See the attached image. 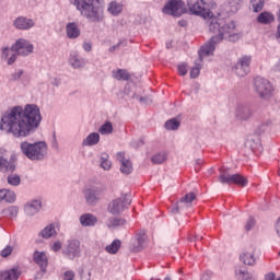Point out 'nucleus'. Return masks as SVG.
<instances>
[{
  "label": "nucleus",
  "instance_id": "25",
  "mask_svg": "<svg viewBox=\"0 0 280 280\" xmlns=\"http://www.w3.org/2000/svg\"><path fill=\"white\" fill-rule=\"evenodd\" d=\"M257 21L262 25H269V23L275 21V15H272L270 12H262L258 15Z\"/></svg>",
  "mask_w": 280,
  "mask_h": 280
},
{
  "label": "nucleus",
  "instance_id": "47",
  "mask_svg": "<svg viewBox=\"0 0 280 280\" xmlns=\"http://www.w3.org/2000/svg\"><path fill=\"white\" fill-rule=\"evenodd\" d=\"M83 49H84V51H91V49H92L91 44H89V43L83 44Z\"/></svg>",
  "mask_w": 280,
  "mask_h": 280
},
{
  "label": "nucleus",
  "instance_id": "48",
  "mask_svg": "<svg viewBox=\"0 0 280 280\" xmlns=\"http://www.w3.org/2000/svg\"><path fill=\"white\" fill-rule=\"evenodd\" d=\"M265 280H275V273L270 272L265 276Z\"/></svg>",
  "mask_w": 280,
  "mask_h": 280
},
{
  "label": "nucleus",
  "instance_id": "22",
  "mask_svg": "<svg viewBox=\"0 0 280 280\" xmlns=\"http://www.w3.org/2000/svg\"><path fill=\"white\" fill-rule=\"evenodd\" d=\"M39 209H40V201L34 200L30 203H26L24 211L26 215H34L35 213H38Z\"/></svg>",
  "mask_w": 280,
  "mask_h": 280
},
{
  "label": "nucleus",
  "instance_id": "49",
  "mask_svg": "<svg viewBox=\"0 0 280 280\" xmlns=\"http://www.w3.org/2000/svg\"><path fill=\"white\" fill-rule=\"evenodd\" d=\"M242 276V279L245 280V279H248V277H250V275H248V272H244V271H240V273Z\"/></svg>",
  "mask_w": 280,
  "mask_h": 280
},
{
  "label": "nucleus",
  "instance_id": "37",
  "mask_svg": "<svg viewBox=\"0 0 280 280\" xmlns=\"http://www.w3.org/2000/svg\"><path fill=\"white\" fill-rule=\"evenodd\" d=\"M252 8L254 12H261L264 10V0H252Z\"/></svg>",
  "mask_w": 280,
  "mask_h": 280
},
{
  "label": "nucleus",
  "instance_id": "43",
  "mask_svg": "<svg viewBox=\"0 0 280 280\" xmlns=\"http://www.w3.org/2000/svg\"><path fill=\"white\" fill-rule=\"evenodd\" d=\"M110 161L107 158H102L101 167L104 170H110Z\"/></svg>",
  "mask_w": 280,
  "mask_h": 280
},
{
  "label": "nucleus",
  "instance_id": "11",
  "mask_svg": "<svg viewBox=\"0 0 280 280\" xmlns=\"http://www.w3.org/2000/svg\"><path fill=\"white\" fill-rule=\"evenodd\" d=\"M33 260L37 266H39L40 272L45 275V272H47V266H49V259L47 258V254H45V252L36 250L33 254Z\"/></svg>",
  "mask_w": 280,
  "mask_h": 280
},
{
  "label": "nucleus",
  "instance_id": "18",
  "mask_svg": "<svg viewBox=\"0 0 280 280\" xmlns=\"http://www.w3.org/2000/svg\"><path fill=\"white\" fill-rule=\"evenodd\" d=\"M66 34L68 38L74 39L80 37V27L75 22H70L66 26Z\"/></svg>",
  "mask_w": 280,
  "mask_h": 280
},
{
  "label": "nucleus",
  "instance_id": "15",
  "mask_svg": "<svg viewBox=\"0 0 280 280\" xmlns=\"http://www.w3.org/2000/svg\"><path fill=\"white\" fill-rule=\"evenodd\" d=\"M13 25L16 30H31V27H34V20L20 16L14 21Z\"/></svg>",
  "mask_w": 280,
  "mask_h": 280
},
{
  "label": "nucleus",
  "instance_id": "23",
  "mask_svg": "<svg viewBox=\"0 0 280 280\" xmlns=\"http://www.w3.org/2000/svg\"><path fill=\"white\" fill-rule=\"evenodd\" d=\"M122 10H124V5L117 1L110 2L107 9L109 14H112L113 16H119Z\"/></svg>",
  "mask_w": 280,
  "mask_h": 280
},
{
  "label": "nucleus",
  "instance_id": "24",
  "mask_svg": "<svg viewBox=\"0 0 280 280\" xmlns=\"http://www.w3.org/2000/svg\"><path fill=\"white\" fill-rule=\"evenodd\" d=\"M119 248H121V241L114 240L112 244L105 247V250L106 253H109V255H117V253H119Z\"/></svg>",
  "mask_w": 280,
  "mask_h": 280
},
{
  "label": "nucleus",
  "instance_id": "27",
  "mask_svg": "<svg viewBox=\"0 0 280 280\" xmlns=\"http://www.w3.org/2000/svg\"><path fill=\"white\" fill-rule=\"evenodd\" d=\"M84 196L88 205H95V202H97V191L93 189H86L84 191Z\"/></svg>",
  "mask_w": 280,
  "mask_h": 280
},
{
  "label": "nucleus",
  "instance_id": "28",
  "mask_svg": "<svg viewBox=\"0 0 280 280\" xmlns=\"http://www.w3.org/2000/svg\"><path fill=\"white\" fill-rule=\"evenodd\" d=\"M70 65L73 69H80V67H84V59H80V57L73 52L70 56Z\"/></svg>",
  "mask_w": 280,
  "mask_h": 280
},
{
  "label": "nucleus",
  "instance_id": "34",
  "mask_svg": "<svg viewBox=\"0 0 280 280\" xmlns=\"http://www.w3.org/2000/svg\"><path fill=\"white\" fill-rule=\"evenodd\" d=\"M180 127V121H178L176 118H173L165 122L166 130H178Z\"/></svg>",
  "mask_w": 280,
  "mask_h": 280
},
{
  "label": "nucleus",
  "instance_id": "29",
  "mask_svg": "<svg viewBox=\"0 0 280 280\" xmlns=\"http://www.w3.org/2000/svg\"><path fill=\"white\" fill-rule=\"evenodd\" d=\"M106 224L108 229H117L118 226H124V224H126V220L119 218H109Z\"/></svg>",
  "mask_w": 280,
  "mask_h": 280
},
{
  "label": "nucleus",
  "instance_id": "13",
  "mask_svg": "<svg viewBox=\"0 0 280 280\" xmlns=\"http://www.w3.org/2000/svg\"><path fill=\"white\" fill-rule=\"evenodd\" d=\"M126 209V203L124 202V198H118L109 202L107 211L112 213V215H119L121 211Z\"/></svg>",
  "mask_w": 280,
  "mask_h": 280
},
{
  "label": "nucleus",
  "instance_id": "7",
  "mask_svg": "<svg viewBox=\"0 0 280 280\" xmlns=\"http://www.w3.org/2000/svg\"><path fill=\"white\" fill-rule=\"evenodd\" d=\"M219 182L223 185H237L238 187H246L248 185V178L244 177L242 174H226L223 173L219 176Z\"/></svg>",
  "mask_w": 280,
  "mask_h": 280
},
{
  "label": "nucleus",
  "instance_id": "38",
  "mask_svg": "<svg viewBox=\"0 0 280 280\" xmlns=\"http://www.w3.org/2000/svg\"><path fill=\"white\" fill-rule=\"evenodd\" d=\"M7 180L9 185H13L14 187L21 185V177L19 175H10Z\"/></svg>",
  "mask_w": 280,
  "mask_h": 280
},
{
  "label": "nucleus",
  "instance_id": "41",
  "mask_svg": "<svg viewBox=\"0 0 280 280\" xmlns=\"http://www.w3.org/2000/svg\"><path fill=\"white\" fill-rule=\"evenodd\" d=\"M12 246H7L1 250V257H10V255H12Z\"/></svg>",
  "mask_w": 280,
  "mask_h": 280
},
{
  "label": "nucleus",
  "instance_id": "45",
  "mask_svg": "<svg viewBox=\"0 0 280 280\" xmlns=\"http://www.w3.org/2000/svg\"><path fill=\"white\" fill-rule=\"evenodd\" d=\"M253 226H255V219L249 218L246 222L245 230L250 231V229H253Z\"/></svg>",
  "mask_w": 280,
  "mask_h": 280
},
{
  "label": "nucleus",
  "instance_id": "10",
  "mask_svg": "<svg viewBox=\"0 0 280 280\" xmlns=\"http://www.w3.org/2000/svg\"><path fill=\"white\" fill-rule=\"evenodd\" d=\"M250 62H253V57L245 55L238 59L233 71L238 75V78H244V75H247L250 71Z\"/></svg>",
  "mask_w": 280,
  "mask_h": 280
},
{
  "label": "nucleus",
  "instance_id": "44",
  "mask_svg": "<svg viewBox=\"0 0 280 280\" xmlns=\"http://www.w3.org/2000/svg\"><path fill=\"white\" fill-rule=\"evenodd\" d=\"M50 248L54 253H58V250L62 249V243H60V241H57L51 245Z\"/></svg>",
  "mask_w": 280,
  "mask_h": 280
},
{
  "label": "nucleus",
  "instance_id": "16",
  "mask_svg": "<svg viewBox=\"0 0 280 280\" xmlns=\"http://www.w3.org/2000/svg\"><path fill=\"white\" fill-rule=\"evenodd\" d=\"M16 170L14 161H8L5 158L0 156V172L3 174H12Z\"/></svg>",
  "mask_w": 280,
  "mask_h": 280
},
{
  "label": "nucleus",
  "instance_id": "8",
  "mask_svg": "<svg viewBox=\"0 0 280 280\" xmlns=\"http://www.w3.org/2000/svg\"><path fill=\"white\" fill-rule=\"evenodd\" d=\"M162 12L171 16H183L185 14V2L180 0H171L165 4Z\"/></svg>",
  "mask_w": 280,
  "mask_h": 280
},
{
  "label": "nucleus",
  "instance_id": "2",
  "mask_svg": "<svg viewBox=\"0 0 280 280\" xmlns=\"http://www.w3.org/2000/svg\"><path fill=\"white\" fill-rule=\"evenodd\" d=\"M233 32H235V22H229L226 25L223 24L221 26H215V32H212V34L218 35L212 36L210 42L203 45L199 50L200 62H202V58H205V56H211L213 51H215V45H218V43H222L226 34L231 36Z\"/></svg>",
  "mask_w": 280,
  "mask_h": 280
},
{
  "label": "nucleus",
  "instance_id": "52",
  "mask_svg": "<svg viewBox=\"0 0 280 280\" xmlns=\"http://www.w3.org/2000/svg\"><path fill=\"white\" fill-rule=\"evenodd\" d=\"M164 280H172V278L170 276H167Z\"/></svg>",
  "mask_w": 280,
  "mask_h": 280
},
{
  "label": "nucleus",
  "instance_id": "55",
  "mask_svg": "<svg viewBox=\"0 0 280 280\" xmlns=\"http://www.w3.org/2000/svg\"><path fill=\"white\" fill-rule=\"evenodd\" d=\"M138 244H141V241H140V240H138Z\"/></svg>",
  "mask_w": 280,
  "mask_h": 280
},
{
  "label": "nucleus",
  "instance_id": "5",
  "mask_svg": "<svg viewBox=\"0 0 280 280\" xmlns=\"http://www.w3.org/2000/svg\"><path fill=\"white\" fill-rule=\"evenodd\" d=\"M22 154H25L31 161H40L47 155V144L45 142L30 143L23 141L20 144Z\"/></svg>",
  "mask_w": 280,
  "mask_h": 280
},
{
  "label": "nucleus",
  "instance_id": "40",
  "mask_svg": "<svg viewBox=\"0 0 280 280\" xmlns=\"http://www.w3.org/2000/svg\"><path fill=\"white\" fill-rule=\"evenodd\" d=\"M179 75H187V63H180L177 66Z\"/></svg>",
  "mask_w": 280,
  "mask_h": 280
},
{
  "label": "nucleus",
  "instance_id": "9",
  "mask_svg": "<svg viewBox=\"0 0 280 280\" xmlns=\"http://www.w3.org/2000/svg\"><path fill=\"white\" fill-rule=\"evenodd\" d=\"M254 86L258 95H260L261 97H270L272 93H275V88L272 86V83L262 78H256Z\"/></svg>",
  "mask_w": 280,
  "mask_h": 280
},
{
  "label": "nucleus",
  "instance_id": "33",
  "mask_svg": "<svg viewBox=\"0 0 280 280\" xmlns=\"http://www.w3.org/2000/svg\"><path fill=\"white\" fill-rule=\"evenodd\" d=\"M98 132L101 135H112V132H113V122L106 121L104 125H102L100 127Z\"/></svg>",
  "mask_w": 280,
  "mask_h": 280
},
{
  "label": "nucleus",
  "instance_id": "51",
  "mask_svg": "<svg viewBox=\"0 0 280 280\" xmlns=\"http://www.w3.org/2000/svg\"><path fill=\"white\" fill-rule=\"evenodd\" d=\"M278 20H279V23H280V9L278 11Z\"/></svg>",
  "mask_w": 280,
  "mask_h": 280
},
{
  "label": "nucleus",
  "instance_id": "14",
  "mask_svg": "<svg viewBox=\"0 0 280 280\" xmlns=\"http://www.w3.org/2000/svg\"><path fill=\"white\" fill-rule=\"evenodd\" d=\"M241 261H243L245 266H253V264H255V246L245 248V252L241 255Z\"/></svg>",
  "mask_w": 280,
  "mask_h": 280
},
{
  "label": "nucleus",
  "instance_id": "32",
  "mask_svg": "<svg viewBox=\"0 0 280 280\" xmlns=\"http://www.w3.org/2000/svg\"><path fill=\"white\" fill-rule=\"evenodd\" d=\"M253 115V112L248 107H243L237 109V117L240 119H248Z\"/></svg>",
  "mask_w": 280,
  "mask_h": 280
},
{
  "label": "nucleus",
  "instance_id": "3",
  "mask_svg": "<svg viewBox=\"0 0 280 280\" xmlns=\"http://www.w3.org/2000/svg\"><path fill=\"white\" fill-rule=\"evenodd\" d=\"M74 5L82 16L90 21H102L104 16V5L101 0H74Z\"/></svg>",
  "mask_w": 280,
  "mask_h": 280
},
{
  "label": "nucleus",
  "instance_id": "26",
  "mask_svg": "<svg viewBox=\"0 0 280 280\" xmlns=\"http://www.w3.org/2000/svg\"><path fill=\"white\" fill-rule=\"evenodd\" d=\"M100 143V133H90L85 140H83V145H97Z\"/></svg>",
  "mask_w": 280,
  "mask_h": 280
},
{
  "label": "nucleus",
  "instance_id": "42",
  "mask_svg": "<svg viewBox=\"0 0 280 280\" xmlns=\"http://www.w3.org/2000/svg\"><path fill=\"white\" fill-rule=\"evenodd\" d=\"M75 279V272L68 270L63 273V280H73Z\"/></svg>",
  "mask_w": 280,
  "mask_h": 280
},
{
  "label": "nucleus",
  "instance_id": "17",
  "mask_svg": "<svg viewBox=\"0 0 280 280\" xmlns=\"http://www.w3.org/2000/svg\"><path fill=\"white\" fill-rule=\"evenodd\" d=\"M117 161H119V163H121L120 172L122 174H130L132 172V162H130L129 160H126L124 153L117 154Z\"/></svg>",
  "mask_w": 280,
  "mask_h": 280
},
{
  "label": "nucleus",
  "instance_id": "12",
  "mask_svg": "<svg viewBox=\"0 0 280 280\" xmlns=\"http://www.w3.org/2000/svg\"><path fill=\"white\" fill-rule=\"evenodd\" d=\"M80 241L71 240L69 241L66 249L65 255L68 256V259H75V257H80Z\"/></svg>",
  "mask_w": 280,
  "mask_h": 280
},
{
  "label": "nucleus",
  "instance_id": "54",
  "mask_svg": "<svg viewBox=\"0 0 280 280\" xmlns=\"http://www.w3.org/2000/svg\"><path fill=\"white\" fill-rule=\"evenodd\" d=\"M278 176H280V167L278 168Z\"/></svg>",
  "mask_w": 280,
  "mask_h": 280
},
{
  "label": "nucleus",
  "instance_id": "36",
  "mask_svg": "<svg viewBox=\"0 0 280 280\" xmlns=\"http://www.w3.org/2000/svg\"><path fill=\"white\" fill-rule=\"evenodd\" d=\"M196 200V194L188 192L185 195V197L179 201V205H186L189 206L191 202Z\"/></svg>",
  "mask_w": 280,
  "mask_h": 280
},
{
  "label": "nucleus",
  "instance_id": "19",
  "mask_svg": "<svg viewBox=\"0 0 280 280\" xmlns=\"http://www.w3.org/2000/svg\"><path fill=\"white\" fill-rule=\"evenodd\" d=\"M16 200V195L12 190L0 189V202L12 203Z\"/></svg>",
  "mask_w": 280,
  "mask_h": 280
},
{
  "label": "nucleus",
  "instance_id": "1",
  "mask_svg": "<svg viewBox=\"0 0 280 280\" xmlns=\"http://www.w3.org/2000/svg\"><path fill=\"white\" fill-rule=\"evenodd\" d=\"M40 108L36 105L14 107L1 118L0 129L13 133V137H27L40 124Z\"/></svg>",
  "mask_w": 280,
  "mask_h": 280
},
{
  "label": "nucleus",
  "instance_id": "31",
  "mask_svg": "<svg viewBox=\"0 0 280 280\" xmlns=\"http://www.w3.org/2000/svg\"><path fill=\"white\" fill-rule=\"evenodd\" d=\"M56 235V228L54 225H48L42 231V236L46 240H49V237H54Z\"/></svg>",
  "mask_w": 280,
  "mask_h": 280
},
{
  "label": "nucleus",
  "instance_id": "35",
  "mask_svg": "<svg viewBox=\"0 0 280 280\" xmlns=\"http://www.w3.org/2000/svg\"><path fill=\"white\" fill-rule=\"evenodd\" d=\"M151 161H152V163L161 165V163H165V161H167V154L166 153H158L151 159Z\"/></svg>",
  "mask_w": 280,
  "mask_h": 280
},
{
  "label": "nucleus",
  "instance_id": "50",
  "mask_svg": "<svg viewBox=\"0 0 280 280\" xmlns=\"http://www.w3.org/2000/svg\"><path fill=\"white\" fill-rule=\"evenodd\" d=\"M180 210V206H178V203L176 206H174V208L172 209V213H178V211Z\"/></svg>",
  "mask_w": 280,
  "mask_h": 280
},
{
  "label": "nucleus",
  "instance_id": "6",
  "mask_svg": "<svg viewBox=\"0 0 280 280\" xmlns=\"http://www.w3.org/2000/svg\"><path fill=\"white\" fill-rule=\"evenodd\" d=\"M11 51H14L18 56H30V54L34 51V45H32L27 39L20 38L11 48L2 49V58H8Z\"/></svg>",
  "mask_w": 280,
  "mask_h": 280
},
{
  "label": "nucleus",
  "instance_id": "4",
  "mask_svg": "<svg viewBox=\"0 0 280 280\" xmlns=\"http://www.w3.org/2000/svg\"><path fill=\"white\" fill-rule=\"evenodd\" d=\"M189 11L197 16H202L206 21H208L210 32H215V27H220L224 25V20H220L213 16V12L207 9V4L203 0L195 2L194 4L189 5Z\"/></svg>",
  "mask_w": 280,
  "mask_h": 280
},
{
  "label": "nucleus",
  "instance_id": "20",
  "mask_svg": "<svg viewBox=\"0 0 280 280\" xmlns=\"http://www.w3.org/2000/svg\"><path fill=\"white\" fill-rule=\"evenodd\" d=\"M19 277H21V272H19V269L0 271V280H19Z\"/></svg>",
  "mask_w": 280,
  "mask_h": 280
},
{
  "label": "nucleus",
  "instance_id": "56",
  "mask_svg": "<svg viewBox=\"0 0 280 280\" xmlns=\"http://www.w3.org/2000/svg\"><path fill=\"white\" fill-rule=\"evenodd\" d=\"M140 102H143V98H140Z\"/></svg>",
  "mask_w": 280,
  "mask_h": 280
},
{
  "label": "nucleus",
  "instance_id": "30",
  "mask_svg": "<svg viewBox=\"0 0 280 280\" xmlns=\"http://www.w3.org/2000/svg\"><path fill=\"white\" fill-rule=\"evenodd\" d=\"M115 80H130V73H128V70L118 69L116 72H114Z\"/></svg>",
  "mask_w": 280,
  "mask_h": 280
},
{
  "label": "nucleus",
  "instance_id": "21",
  "mask_svg": "<svg viewBox=\"0 0 280 280\" xmlns=\"http://www.w3.org/2000/svg\"><path fill=\"white\" fill-rule=\"evenodd\" d=\"M80 222L82 226H95V224H97V217L91 213H85L81 215Z\"/></svg>",
  "mask_w": 280,
  "mask_h": 280
},
{
  "label": "nucleus",
  "instance_id": "46",
  "mask_svg": "<svg viewBox=\"0 0 280 280\" xmlns=\"http://www.w3.org/2000/svg\"><path fill=\"white\" fill-rule=\"evenodd\" d=\"M14 62H16V54H12L8 59V65H14Z\"/></svg>",
  "mask_w": 280,
  "mask_h": 280
},
{
  "label": "nucleus",
  "instance_id": "39",
  "mask_svg": "<svg viewBox=\"0 0 280 280\" xmlns=\"http://www.w3.org/2000/svg\"><path fill=\"white\" fill-rule=\"evenodd\" d=\"M200 63L195 62V67L190 70V78H198L200 75Z\"/></svg>",
  "mask_w": 280,
  "mask_h": 280
},
{
  "label": "nucleus",
  "instance_id": "53",
  "mask_svg": "<svg viewBox=\"0 0 280 280\" xmlns=\"http://www.w3.org/2000/svg\"><path fill=\"white\" fill-rule=\"evenodd\" d=\"M141 248H142V247H137V249H136V250H137V252H139V250H141Z\"/></svg>",
  "mask_w": 280,
  "mask_h": 280
}]
</instances>
